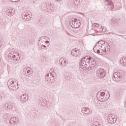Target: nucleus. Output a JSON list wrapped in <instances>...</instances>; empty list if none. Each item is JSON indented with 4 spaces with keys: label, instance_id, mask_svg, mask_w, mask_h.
Wrapping results in <instances>:
<instances>
[{
    "label": "nucleus",
    "instance_id": "nucleus-1",
    "mask_svg": "<svg viewBox=\"0 0 126 126\" xmlns=\"http://www.w3.org/2000/svg\"><path fill=\"white\" fill-rule=\"evenodd\" d=\"M85 61L86 64H87V67H88V69L90 70L94 69L95 66L97 65V63H96L95 60L91 57L87 58V59H86V61Z\"/></svg>",
    "mask_w": 126,
    "mask_h": 126
},
{
    "label": "nucleus",
    "instance_id": "nucleus-2",
    "mask_svg": "<svg viewBox=\"0 0 126 126\" xmlns=\"http://www.w3.org/2000/svg\"><path fill=\"white\" fill-rule=\"evenodd\" d=\"M7 85L10 90L15 91L18 89V82L13 80L12 79L8 81Z\"/></svg>",
    "mask_w": 126,
    "mask_h": 126
},
{
    "label": "nucleus",
    "instance_id": "nucleus-3",
    "mask_svg": "<svg viewBox=\"0 0 126 126\" xmlns=\"http://www.w3.org/2000/svg\"><path fill=\"white\" fill-rule=\"evenodd\" d=\"M97 45H101V48H103L105 52H110L111 47L107 42L104 40H100L97 43Z\"/></svg>",
    "mask_w": 126,
    "mask_h": 126
},
{
    "label": "nucleus",
    "instance_id": "nucleus-4",
    "mask_svg": "<svg viewBox=\"0 0 126 126\" xmlns=\"http://www.w3.org/2000/svg\"><path fill=\"white\" fill-rule=\"evenodd\" d=\"M105 92H99L97 93L96 97L97 100L100 102H105L107 100V97L105 96Z\"/></svg>",
    "mask_w": 126,
    "mask_h": 126
},
{
    "label": "nucleus",
    "instance_id": "nucleus-5",
    "mask_svg": "<svg viewBox=\"0 0 126 126\" xmlns=\"http://www.w3.org/2000/svg\"><path fill=\"white\" fill-rule=\"evenodd\" d=\"M70 25L72 27V28L77 29V28H79V27H80L81 24H80V21L75 19L74 21L72 20L70 22Z\"/></svg>",
    "mask_w": 126,
    "mask_h": 126
},
{
    "label": "nucleus",
    "instance_id": "nucleus-6",
    "mask_svg": "<svg viewBox=\"0 0 126 126\" xmlns=\"http://www.w3.org/2000/svg\"><path fill=\"white\" fill-rule=\"evenodd\" d=\"M22 17L25 21H29L31 20V17H30V12L28 11H25L23 12Z\"/></svg>",
    "mask_w": 126,
    "mask_h": 126
},
{
    "label": "nucleus",
    "instance_id": "nucleus-7",
    "mask_svg": "<svg viewBox=\"0 0 126 126\" xmlns=\"http://www.w3.org/2000/svg\"><path fill=\"white\" fill-rule=\"evenodd\" d=\"M96 75L99 78H103L106 75V73L103 68H100L96 70Z\"/></svg>",
    "mask_w": 126,
    "mask_h": 126
},
{
    "label": "nucleus",
    "instance_id": "nucleus-8",
    "mask_svg": "<svg viewBox=\"0 0 126 126\" xmlns=\"http://www.w3.org/2000/svg\"><path fill=\"white\" fill-rule=\"evenodd\" d=\"M114 114H109L108 117V122L109 124H115L117 122V118Z\"/></svg>",
    "mask_w": 126,
    "mask_h": 126
},
{
    "label": "nucleus",
    "instance_id": "nucleus-9",
    "mask_svg": "<svg viewBox=\"0 0 126 126\" xmlns=\"http://www.w3.org/2000/svg\"><path fill=\"white\" fill-rule=\"evenodd\" d=\"M94 53H96L97 54H98V55H104V54H106L107 52L105 51V50L101 49V48H97V45L95 46L94 48Z\"/></svg>",
    "mask_w": 126,
    "mask_h": 126
},
{
    "label": "nucleus",
    "instance_id": "nucleus-10",
    "mask_svg": "<svg viewBox=\"0 0 126 126\" xmlns=\"http://www.w3.org/2000/svg\"><path fill=\"white\" fill-rule=\"evenodd\" d=\"M86 58H82L80 62V68H82V69H83L84 70H85L86 68H87V64L85 63V59Z\"/></svg>",
    "mask_w": 126,
    "mask_h": 126
},
{
    "label": "nucleus",
    "instance_id": "nucleus-11",
    "mask_svg": "<svg viewBox=\"0 0 126 126\" xmlns=\"http://www.w3.org/2000/svg\"><path fill=\"white\" fill-rule=\"evenodd\" d=\"M45 78L48 83H52L54 78V75H53L52 73H50L49 74L47 73L45 76Z\"/></svg>",
    "mask_w": 126,
    "mask_h": 126
},
{
    "label": "nucleus",
    "instance_id": "nucleus-12",
    "mask_svg": "<svg viewBox=\"0 0 126 126\" xmlns=\"http://www.w3.org/2000/svg\"><path fill=\"white\" fill-rule=\"evenodd\" d=\"M9 123L11 126H15L16 124L19 123V119L16 117H12L10 119Z\"/></svg>",
    "mask_w": 126,
    "mask_h": 126
},
{
    "label": "nucleus",
    "instance_id": "nucleus-13",
    "mask_svg": "<svg viewBox=\"0 0 126 126\" xmlns=\"http://www.w3.org/2000/svg\"><path fill=\"white\" fill-rule=\"evenodd\" d=\"M71 54L74 57H78V56L80 55V52H79V50L77 49H72L71 51Z\"/></svg>",
    "mask_w": 126,
    "mask_h": 126
},
{
    "label": "nucleus",
    "instance_id": "nucleus-14",
    "mask_svg": "<svg viewBox=\"0 0 126 126\" xmlns=\"http://www.w3.org/2000/svg\"><path fill=\"white\" fill-rule=\"evenodd\" d=\"M28 99V94H23L20 96V99L21 102H26Z\"/></svg>",
    "mask_w": 126,
    "mask_h": 126
},
{
    "label": "nucleus",
    "instance_id": "nucleus-15",
    "mask_svg": "<svg viewBox=\"0 0 126 126\" xmlns=\"http://www.w3.org/2000/svg\"><path fill=\"white\" fill-rule=\"evenodd\" d=\"M111 23L112 24H114L115 25H118L119 24L120 21H121V19H117L116 18H112L111 19Z\"/></svg>",
    "mask_w": 126,
    "mask_h": 126
},
{
    "label": "nucleus",
    "instance_id": "nucleus-16",
    "mask_svg": "<svg viewBox=\"0 0 126 126\" xmlns=\"http://www.w3.org/2000/svg\"><path fill=\"white\" fill-rule=\"evenodd\" d=\"M105 2L107 4V5H109L110 6L111 9H114V3H113V1L111 0H105Z\"/></svg>",
    "mask_w": 126,
    "mask_h": 126
},
{
    "label": "nucleus",
    "instance_id": "nucleus-17",
    "mask_svg": "<svg viewBox=\"0 0 126 126\" xmlns=\"http://www.w3.org/2000/svg\"><path fill=\"white\" fill-rule=\"evenodd\" d=\"M81 112L83 114H85V115H87L88 114H90L89 113H90V110L88 108L84 107L82 109Z\"/></svg>",
    "mask_w": 126,
    "mask_h": 126
},
{
    "label": "nucleus",
    "instance_id": "nucleus-18",
    "mask_svg": "<svg viewBox=\"0 0 126 126\" xmlns=\"http://www.w3.org/2000/svg\"><path fill=\"white\" fill-rule=\"evenodd\" d=\"M15 10L13 9V8H11L9 11H8L7 15L8 16H12V15H14V12Z\"/></svg>",
    "mask_w": 126,
    "mask_h": 126
},
{
    "label": "nucleus",
    "instance_id": "nucleus-19",
    "mask_svg": "<svg viewBox=\"0 0 126 126\" xmlns=\"http://www.w3.org/2000/svg\"><path fill=\"white\" fill-rule=\"evenodd\" d=\"M10 110H12V111H15V110H16L15 104L13 103H10Z\"/></svg>",
    "mask_w": 126,
    "mask_h": 126
},
{
    "label": "nucleus",
    "instance_id": "nucleus-20",
    "mask_svg": "<svg viewBox=\"0 0 126 126\" xmlns=\"http://www.w3.org/2000/svg\"><path fill=\"white\" fill-rule=\"evenodd\" d=\"M122 78H123V76H122V75L120 74L119 75L117 76V77L114 80H115V81H119L121 80Z\"/></svg>",
    "mask_w": 126,
    "mask_h": 126
},
{
    "label": "nucleus",
    "instance_id": "nucleus-21",
    "mask_svg": "<svg viewBox=\"0 0 126 126\" xmlns=\"http://www.w3.org/2000/svg\"><path fill=\"white\" fill-rule=\"evenodd\" d=\"M121 74L118 72H115L113 74L114 80L119 76Z\"/></svg>",
    "mask_w": 126,
    "mask_h": 126
},
{
    "label": "nucleus",
    "instance_id": "nucleus-22",
    "mask_svg": "<svg viewBox=\"0 0 126 126\" xmlns=\"http://www.w3.org/2000/svg\"><path fill=\"white\" fill-rule=\"evenodd\" d=\"M9 102H6L3 104V107H4V110H6L7 108V106L8 105Z\"/></svg>",
    "mask_w": 126,
    "mask_h": 126
},
{
    "label": "nucleus",
    "instance_id": "nucleus-23",
    "mask_svg": "<svg viewBox=\"0 0 126 126\" xmlns=\"http://www.w3.org/2000/svg\"><path fill=\"white\" fill-rule=\"evenodd\" d=\"M63 65H62V66H65V65L67 64V62L64 60H63Z\"/></svg>",
    "mask_w": 126,
    "mask_h": 126
},
{
    "label": "nucleus",
    "instance_id": "nucleus-24",
    "mask_svg": "<svg viewBox=\"0 0 126 126\" xmlns=\"http://www.w3.org/2000/svg\"><path fill=\"white\" fill-rule=\"evenodd\" d=\"M10 110V103L9 102L8 103V106H7V108H6V110Z\"/></svg>",
    "mask_w": 126,
    "mask_h": 126
},
{
    "label": "nucleus",
    "instance_id": "nucleus-25",
    "mask_svg": "<svg viewBox=\"0 0 126 126\" xmlns=\"http://www.w3.org/2000/svg\"><path fill=\"white\" fill-rule=\"evenodd\" d=\"M100 30H101L102 32H106V29H104V27H102L101 28H100Z\"/></svg>",
    "mask_w": 126,
    "mask_h": 126
},
{
    "label": "nucleus",
    "instance_id": "nucleus-26",
    "mask_svg": "<svg viewBox=\"0 0 126 126\" xmlns=\"http://www.w3.org/2000/svg\"><path fill=\"white\" fill-rule=\"evenodd\" d=\"M95 46H97L96 47V49H100V48H101V49H102V47H101V44H97Z\"/></svg>",
    "mask_w": 126,
    "mask_h": 126
},
{
    "label": "nucleus",
    "instance_id": "nucleus-27",
    "mask_svg": "<svg viewBox=\"0 0 126 126\" xmlns=\"http://www.w3.org/2000/svg\"><path fill=\"white\" fill-rule=\"evenodd\" d=\"M75 33H78L79 31V29L77 28V29H75L74 30Z\"/></svg>",
    "mask_w": 126,
    "mask_h": 126
},
{
    "label": "nucleus",
    "instance_id": "nucleus-28",
    "mask_svg": "<svg viewBox=\"0 0 126 126\" xmlns=\"http://www.w3.org/2000/svg\"><path fill=\"white\" fill-rule=\"evenodd\" d=\"M12 2H17L19 0H10Z\"/></svg>",
    "mask_w": 126,
    "mask_h": 126
},
{
    "label": "nucleus",
    "instance_id": "nucleus-29",
    "mask_svg": "<svg viewBox=\"0 0 126 126\" xmlns=\"http://www.w3.org/2000/svg\"><path fill=\"white\" fill-rule=\"evenodd\" d=\"M95 27H99V24H94Z\"/></svg>",
    "mask_w": 126,
    "mask_h": 126
},
{
    "label": "nucleus",
    "instance_id": "nucleus-30",
    "mask_svg": "<svg viewBox=\"0 0 126 126\" xmlns=\"http://www.w3.org/2000/svg\"><path fill=\"white\" fill-rule=\"evenodd\" d=\"M66 33L67 34H68L69 36H70V33L68 32H66Z\"/></svg>",
    "mask_w": 126,
    "mask_h": 126
},
{
    "label": "nucleus",
    "instance_id": "nucleus-31",
    "mask_svg": "<svg viewBox=\"0 0 126 126\" xmlns=\"http://www.w3.org/2000/svg\"><path fill=\"white\" fill-rule=\"evenodd\" d=\"M45 43H46V44H49V43H50V42L49 41H48V40H46L45 41Z\"/></svg>",
    "mask_w": 126,
    "mask_h": 126
},
{
    "label": "nucleus",
    "instance_id": "nucleus-32",
    "mask_svg": "<svg viewBox=\"0 0 126 126\" xmlns=\"http://www.w3.org/2000/svg\"><path fill=\"white\" fill-rule=\"evenodd\" d=\"M30 70H29V69H28L27 70V73H30Z\"/></svg>",
    "mask_w": 126,
    "mask_h": 126
},
{
    "label": "nucleus",
    "instance_id": "nucleus-33",
    "mask_svg": "<svg viewBox=\"0 0 126 126\" xmlns=\"http://www.w3.org/2000/svg\"><path fill=\"white\" fill-rule=\"evenodd\" d=\"M92 126H98V125H97L96 124H93Z\"/></svg>",
    "mask_w": 126,
    "mask_h": 126
},
{
    "label": "nucleus",
    "instance_id": "nucleus-34",
    "mask_svg": "<svg viewBox=\"0 0 126 126\" xmlns=\"http://www.w3.org/2000/svg\"><path fill=\"white\" fill-rule=\"evenodd\" d=\"M61 66H63V63H61Z\"/></svg>",
    "mask_w": 126,
    "mask_h": 126
},
{
    "label": "nucleus",
    "instance_id": "nucleus-35",
    "mask_svg": "<svg viewBox=\"0 0 126 126\" xmlns=\"http://www.w3.org/2000/svg\"><path fill=\"white\" fill-rule=\"evenodd\" d=\"M123 65H124V66H126V63H123Z\"/></svg>",
    "mask_w": 126,
    "mask_h": 126
},
{
    "label": "nucleus",
    "instance_id": "nucleus-36",
    "mask_svg": "<svg viewBox=\"0 0 126 126\" xmlns=\"http://www.w3.org/2000/svg\"><path fill=\"white\" fill-rule=\"evenodd\" d=\"M3 118H4V119H6L7 118V117H6V116L5 115L3 116Z\"/></svg>",
    "mask_w": 126,
    "mask_h": 126
},
{
    "label": "nucleus",
    "instance_id": "nucleus-37",
    "mask_svg": "<svg viewBox=\"0 0 126 126\" xmlns=\"http://www.w3.org/2000/svg\"><path fill=\"white\" fill-rule=\"evenodd\" d=\"M56 1H61L62 0H55Z\"/></svg>",
    "mask_w": 126,
    "mask_h": 126
},
{
    "label": "nucleus",
    "instance_id": "nucleus-38",
    "mask_svg": "<svg viewBox=\"0 0 126 126\" xmlns=\"http://www.w3.org/2000/svg\"><path fill=\"white\" fill-rule=\"evenodd\" d=\"M0 23H2V20H0Z\"/></svg>",
    "mask_w": 126,
    "mask_h": 126
},
{
    "label": "nucleus",
    "instance_id": "nucleus-39",
    "mask_svg": "<svg viewBox=\"0 0 126 126\" xmlns=\"http://www.w3.org/2000/svg\"><path fill=\"white\" fill-rule=\"evenodd\" d=\"M42 47H43L44 48H46L47 46H46V45H43Z\"/></svg>",
    "mask_w": 126,
    "mask_h": 126
},
{
    "label": "nucleus",
    "instance_id": "nucleus-40",
    "mask_svg": "<svg viewBox=\"0 0 126 126\" xmlns=\"http://www.w3.org/2000/svg\"><path fill=\"white\" fill-rule=\"evenodd\" d=\"M109 34H113V32H109Z\"/></svg>",
    "mask_w": 126,
    "mask_h": 126
},
{
    "label": "nucleus",
    "instance_id": "nucleus-41",
    "mask_svg": "<svg viewBox=\"0 0 126 126\" xmlns=\"http://www.w3.org/2000/svg\"><path fill=\"white\" fill-rule=\"evenodd\" d=\"M115 34V32H112V35H114Z\"/></svg>",
    "mask_w": 126,
    "mask_h": 126
}]
</instances>
